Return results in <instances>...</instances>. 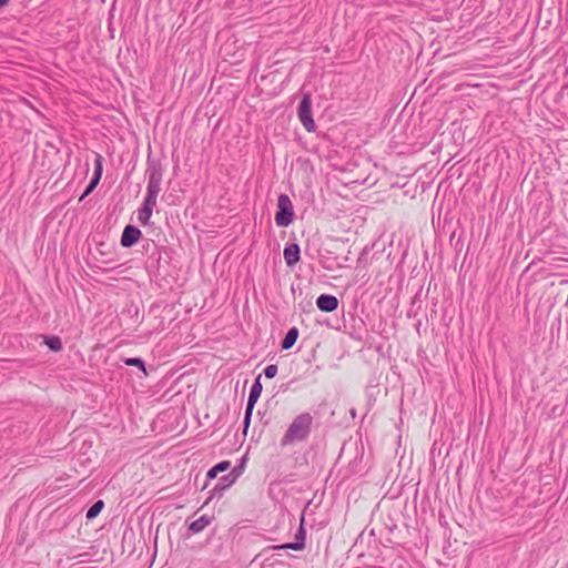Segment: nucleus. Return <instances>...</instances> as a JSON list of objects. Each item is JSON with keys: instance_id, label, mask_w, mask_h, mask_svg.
Listing matches in <instances>:
<instances>
[{"instance_id": "obj_1", "label": "nucleus", "mask_w": 568, "mask_h": 568, "mask_svg": "<svg viewBox=\"0 0 568 568\" xmlns=\"http://www.w3.org/2000/svg\"><path fill=\"white\" fill-rule=\"evenodd\" d=\"M312 423L313 417L310 413H302L297 415L282 437L281 446L285 447L294 443L305 440L311 433Z\"/></svg>"}, {"instance_id": "obj_2", "label": "nucleus", "mask_w": 568, "mask_h": 568, "mask_svg": "<svg viewBox=\"0 0 568 568\" xmlns=\"http://www.w3.org/2000/svg\"><path fill=\"white\" fill-rule=\"evenodd\" d=\"M145 174L148 176L146 195L144 200L156 203L158 195L161 191V182L163 170L162 165L158 160L148 159Z\"/></svg>"}, {"instance_id": "obj_3", "label": "nucleus", "mask_w": 568, "mask_h": 568, "mask_svg": "<svg viewBox=\"0 0 568 568\" xmlns=\"http://www.w3.org/2000/svg\"><path fill=\"white\" fill-rule=\"evenodd\" d=\"M294 219V207L291 199L286 194H280L277 197V212L275 222L278 226H288Z\"/></svg>"}, {"instance_id": "obj_4", "label": "nucleus", "mask_w": 568, "mask_h": 568, "mask_svg": "<svg viewBox=\"0 0 568 568\" xmlns=\"http://www.w3.org/2000/svg\"><path fill=\"white\" fill-rule=\"evenodd\" d=\"M298 119L307 132L315 130V122L312 116V99L308 93L304 94L297 110Z\"/></svg>"}, {"instance_id": "obj_5", "label": "nucleus", "mask_w": 568, "mask_h": 568, "mask_svg": "<svg viewBox=\"0 0 568 568\" xmlns=\"http://www.w3.org/2000/svg\"><path fill=\"white\" fill-rule=\"evenodd\" d=\"M305 538H306V530L304 527V516H302L301 525L295 535V541L277 546L276 549L302 550L305 547Z\"/></svg>"}, {"instance_id": "obj_6", "label": "nucleus", "mask_w": 568, "mask_h": 568, "mask_svg": "<svg viewBox=\"0 0 568 568\" xmlns=\"http://www.w3.org/2000/svg\"><path fill=\"white\" fill-rule=\"evenodd\" d=\"M142 233L133 225H126L122 232L120 243L123 247H131L140 240Z\"/></svg>"}, {"instance_id": "obj_7", "label": "nucleus", "mask_w": 568, "mask_h": 568, "mask_svg": "<svg viewBox=\"0 0 568 568\" xmlns=\"http://www.w3.org/2000/svg\"><path fill=\"white\" fill-rule=\"evenodd\" d=\"M235 481H236V479L234 478V476L231 473L222 476L219 479L217 484L214 486V488L211 490V493H210L211 495H210L209 499H212L214 497H221L222 494L224 493V490L230 488Z\"/></svg>"}, {"instance_id": "obj_8", "label": "nucleus", "mask_w": 568, "mask_h": 568, "mask_svg": "<svg viewBox=\"0 0 568 568\" xmlns=\"http://www.w3.org/2000/svg\"><path fill=\"white\" fill-rule=\"evenodd\" d=\"M316 306L322 312H334L338 307V300L334 295L322 294L316 300Z\"/></svg>"}, {"instance_id": "obj_9", "label": "nucleus", "mask_w": 568, "mask_h": 568, "mask_svg": "<svg viewBox=\"0 0 568 568\" xmlns=\"http://www.w3.org/2000/svg\"><path fill=\"white\" fill-rule=\"evenodd\" d=\"M284 260L287 266H294L301 258V250L298 244H286L283 251Z\"/></svg>"}, {"instance_id": "obj_10", "label": "nucleus", "mask_w": 568, "mask_h": 568, "mask_svg": "<svg viewBox=\"0 0 568 568\" xmlns=\"http://www.w3.org/2000/svg\"><path fill=\"white\" fill-rule=\"evenodd\" d=\"M156 205L155 202L144 200L142 206L138 211V221L142 225H149L150 219L153 213V209Z\"/></svg>"}, {"instance_id": "obj_11", "label": "nucleus", "mask_w": 568, "mask_h": 568, "mask_svg": "<svg viewBox=\"0 0 568 568\" xmlns=\"http://www.w3.org/2000/svg\"><path fill=\"white\" fill-rule=\"evenodd\" d=\"M262 388L263 387L261 383V375H258L250 389L246 407H250V409H254V406L261 396Z\"/></svg>"}, {"instance_id": "obj_12", "label": "nucleus", "mask_w": 568, "mask_h": 568, "mask_svg": "<svg viewBox=\"0 0 568 568\" xmlns=\"http://www.w3.org/2000/svg\"><path fill=\"white\" fill-rule=\"evenodd\" d=\"M297 337L298 329L296 327H291L282 339L281 347L283 349H290L296 343Z\"/></svg>"}, {"instance_id": "obj_13", "label": "nucleus", "mask_w": 568, "mask_h": 568, "mask_svg": "<svg viewBox=\"0 0 568 568\" xmlns=\"http://www.w3.org/2000/svg\"><path fill=\"white\" fill-rule=\"evenodd\" d=\"M210 524V518L206 515L201 516L189 525V530L192 534H199L204 530Z\"/></svg>"}, {"instance_id": "obj_14", "label": "nucleus", "mask_w": 568, "mask_h": 568, "mask_svg": "<svg viewBox=\"0 0 568 568\" xmlns=\"http://www.w3.org/2000/svg\"><path fill=\"white\" fill-rule=\"evenodd\" d=\"M104 507V503L103 500H97L87 511V518L88 519H93L95 518L100 513L101 510L103 509Z\"/></svg>"}, {"instance_id": "obj_15", "label": "nucleus", "mask_w": 568, "mask_h": 568, "mask_svg": "<svg viewBox=\"0 0 568 568\" xmlns=\"http://www.w3.org/2000/svg\"><path fill=\"white\" fill-rule=\"evenodd\" d=\"M124 364L128 366H135L143 371V373H146L145 371V364L142 358L140 357H128L123 359Z\"/></svg>"}, {"instance_id": "obj_16", "label": "nucleus", "mask_w": 568, "mask_h": 568, "mask_svg": "<svg viewBox=\"0 0 568 568\" xmlns=\"http://www.w3.org/2000/svg\"><path fill=\"white\" fill-rule=\"evenodd\" d=\"M45 343L51 351L58 352L62 348V343L59 337H49Z\"/></svg>"}, {"instance_id": "obj_17", "label": "nucleus", "mask_w": 568, "mask_h": 568, "mask_svg": "<svg viewBox=\"0 0 568 568\" xmlns=\"http://www.w3.org/2000/svg\"><path fill=\"white\" fill-rule=\"evenodd\" d=\"M102 172H103V159L99 153H97L95 159H94V173L93 174L102 176Z\"/></svg>"}, {"instance_id": "obj_18", "label": "nucleus", "mask_w": 568, "mask_h": 568, "mask_svg": "<svg viewBox=\"0 0 568 568\" xmlns=\"http://www.w3.org/2000/svg\"><path fill=\"white\" fill-rule=\"evenodd\" d=\"M252 414H253V409H250V407H245L244 420H243V432H244V434H246V432H247V429L250 427Z\"/></svg>"}, {"instance_id": "obj_19", "label": "nucleus", "mask_w": 568, "mask_h": 568, "mask_svg": "<svg viewBox=\"0 0 568 568\" xmlns=\"http://www.w3.org/2000/svg\"><path fill=\"white\" fill-rule=\"evenodd\" d=\"M276 374H277V366L274 364L267 365L264 368V375L266 378H273L276 376Z\"/></svg>"}, {"instance_id": "obj_20", "label": "nucleus", "mask_w": 568, "mask_h": 568, "mask_svg": "<svg viewBox=\"0 0 568 568\" xmlns=\"http://www.w3.org/2000/svg\"><path fill=\"white\" fill-rule=\"evenodd\" d=\"M217 473L226 471L231 467V463L229 460H222L213 466Z\"/></svg>"}, {"instance_id": "obj_21", "label": "nucleus", "mask_w": 568, "mask_h": 568, "mask_svg": "<svg viewBox=\"0 0 568 568\" xmlns=\"http://www.w3.org/2000/svg\"><path fill=\"white\" fill-rule=\"evenodd\" d=\"M243 469H244V459L242 460V463L239 466H235L230 473L234 476L235 479H237L242 475Z\"/></svg>"}, {"instance_id": "obj_22", "label": "nucleus", "mask_w": 568, "mask_h": 568, "mask_svg": "<svg viewBox=\"0 0 568 568\" xmlns=\"http://www.w3.org/2000/svg\"><path fill=\"white\" fill-rule=\"evenodd\" d=\"M97 186H94L93 183H89L83 192V194L81 195L80 200H83L85 196H88Z\"/></svg>"}, {"instance_id": "obj_23", "label": "nucleus", "mask_w": 568, "mask_h": 568, "mask_svg": "<svg viewBox=\"0 0 568 568\" xmlns=\"http://www.w3.org/2000/svg\"><path fill=\"white\" fill-rule=\"evenodd\" d=\"M217 474H219V473L215 470V468H214V467H212V468L207 471L206 477H207V479H213V478H215V477L217 476Z\"/></svg>"}, {"instance_id": "obj_24", "label": "nucleus", "mask_w": 568, "mask_h": 568, "mask_svg": "<svg viewBox=\"0 0 568 568\" xmlns=\"http://www.w3.org/2000/svg\"><path fill=\"white\" fill-rule=\"evenodd\" d=\"M100 180H101V176L93 174V176H92L90 182L93 183L94 186H97L99 184Z\"/></svg>"}, {"instance_id": "obj_25", "label": "nucleus", "mask_w": 568, "mask_h": 568, "mask_svg": "<svg viewBox=\"0 0 568 568\" xmlns=\"http://www.w3.org/2000/svg\"><path fill=\"white\" fill-rule=\"evenodd\" d=\"M10 0H0V8L1 7H4L6 4H8Z\"/></svg>"}]
</instances>
